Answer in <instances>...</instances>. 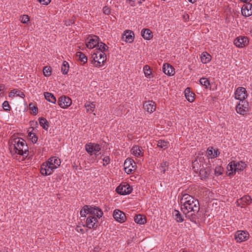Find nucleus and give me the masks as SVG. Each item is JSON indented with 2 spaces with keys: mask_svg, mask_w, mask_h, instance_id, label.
<instances>
[{
  "mask_svg": "<svg viewBox=\"0 0 252 252\" xmlns=\"http://www.w3.org/2000/svg\"><path fill=\"white\" fill-rule=\"evenodd\" d=\"M89 214L92 215L93 217L95 216L99 219L103 216V212L101 209L98 207L90 206L89 209Z\"/></svg>",
  "mask_w": 252,
  "mask_h": 252,
  "instance_id": "obj_11",
  "label": "nucleus"
},
{
  "mask_svg": "<svg viewBox=\"0 0 252 252\" xmlns=\"http://www.w3.org/2000/svg\"><path fill=\"white\" fill-rule=\"evenodd\" d=\"M77 59L83 63V64L86 63L88 61L87 56L81 52H78L76 54Z\"/></svg>",
  "mask_w": 252,
  "mask_h": 252,
  "instance_id": "obj_27",
  "label": "nucleus"
},
{
  "mask_svg": "<svg viewBox=\"0 0 252 252\" xmlns=\"http://www.w3.org/2000/svg\"><path fill=\"white\" fill-rule=\"evenodd\" d=\"M5 88L4 84H0V92L3 91Z\"/></svg>",
  "mask_w": 252,
  "mask_h": 252,
  "instance_id": "obj_62",
  "label": "nucleus"
},
{
  "mask_svg": "<svg viewBox=\"0 0 252 252\" xmlns=\"http://www.w3.org/2000/svg\"><path fill=\"white\" fill-rule=\"evenodd\" d=\"M52 68L51 66H46L43 68V72L44 76H50L51 74Z\"/></svg>",
  "mask_w": 252,
  "mask_h": 252,
  "instance_id": "obj_42",
  "label": "nucleus"
},
{
  "mask_svg": "<svg viewBox=\"0 0 252 252\" xmlns=\"http://www.w3.org/2000/svg\"><path fill=\"white\" fill-rule=\"evenodd\" d=\"M126 173L127 174H131L133 173V172L136 169V168H129V167H124Z\"/></svg>",
  "mask_w": 252,
  "mask_h": 252,
  "instance_id": "obj_56",
  "label": "nucleus"
},
{
  "mask_svg": "<svg viewBox=\"0 0 252 252\" xmlns=\"http://www.w3.org/2000/svg\"><path fill=\"white\" fill-rule=\"evenodd\" d=\"M219 154L220 153L218 152V150H214V157H217Z\"/></svg>",
  "mask_w": 252,
  "mask_h": 252,
  "instance_id": "obj_61",
  "label": "nucleus"
},
{
  "mask_svg": "<svg viewBox=\"0 0 252 252\" xmlns=\"http://www.w3.org/2000/svg\"><path fill=\"white\" fill-rule=\"evenodd\" d=\"M249 103L244 100L240 102L236 106V110L237 112L242 115H245L249 112Z\"/></svg>",
  "mask_w": 252,
  "mask_h": 252,
  "instance_id": "obj_4",
  "label": "nucleus"
},
{
  "mask_svg": "<svg viewBox=\"0 0 252 252\" xmlns=\"http://www.w3.org/2000/svg\"><path fill=\"white\" fill-rule=\"evenodd\" d=\"M88 39L89 41L86 43V45L88 48L93 49L99 44L98 41L99 37L97 36H91L88 37Z\"/></svg>",
  "mask_w": 252,
  "mask_h": 252,
  "instance_id": "obj_13",
  "label": "nucleus"
},
{
  "mask_svg": "<svg viewBox=\"0 0 252 252\" xmlns=\"http://www.w3.org/2000/svg\"><path fill=\"white\" fill-rule=\"evenodd\" d=\"M186 215V217L190 220V221L192 222H195L196 219V213L191 212V211H187L184 213Z\"/></svg>",
  "mask_w": 252,
  "mask_h": 252,
  "instance_id": "obj_30",
  "label": "nucleus"
},
{
  "mask_svg": "<svg viewBox=\"0 0 252 252\" xmlns=\"http://www.w3.org/2000/svg\"><path fill=\"white\" fill-rule=\"evenodd\" d=\"M2 107L5 111H9L10 109V106L9 104V102L7 101H4L2 104Z\"/></svg>",
  "mask_w": 252,
  "mask_h": 252,
  "instance_id": "obj_52",
  "label": "nucleus"
},
{
  "mask_svg": "<svg viewBox=\"0 0 252 252\" xmlns=\"http://www.w3.org/2000/svg\"><path fill=\"white\" fill-rule=\"evenodd\" d=\"M39 123L42 128L45 130H47L49 126V124L48 121L43 117L39 118Z\"/></svg>",
  "mask_w": 252,
  "mask_h": 252,
  "instance_id": "obj_28",
  "label": "nucleus"
},
{
  "mask_svg": "<svg viewBox=\"0 0 252 252\" xmlns=\"http://www.w3.org/2000/svg\"><path fill=\"white\" fill-rule=\"evenodd\" d=\"M249 234L248 232L243 230L237 231L235 234V239L237 242L241 243L246 241L249 238Z\"/></svg>",
  "mask_w": 252,
  "mask_h": 252,
  "instance_id": "obj_8",
  "label": "nucleus"
},
{
  "mask_svg": "<svg viewBox=\"0 0 252 252\" xmlns=\"http://www.w3.org/2000/svg\"><path fill=\"white\" fill-rule=\"evenodd\" d=\"M94 145V154L95 156V157H97L100 153H98L100 150L101 148L99 144L93 143Z\"/></svg>",
  "mask_w": 252,
  "mask_h": 252,
  "instance_id": "obj_43",
  "label": "nucleus"
},
{
  "mask_svg": "<svg viewBox=\"0 0 252 252\" xmlns=\"http://www.w3.org/2000/svg\"><path fill=\"white\" fill-rule=\"evenodd\" d=\"M144 109L149 113L153 112L156 109L155 103L153 101H146L143 104Z\"/></svg>",
  "mask_w": 252,
  "mask_h": 252,
  "instance_id": "obj_18",
  "label": "nucleus"
},
{
  "mask_svg": "<svg viewBox=\"0 0 252 252\" xmlns=\"http://www.w3.org/2000/svg\"><path fill=\"white\" fill-rule=\"evenodd\" d=\"M16 94L17 96H20L22 98H24L25 96V95L24 93L20 91L17 90H12L10 93H9V96H10L12 95H15Z\"/></svg>",
  "mask_w": 252,
  "mask_h": 252,
  "instance_id": "obj_35",
  "label": "nucleus"
},
{
  "mask_svg": "<svg viewBox=\"0 0 252 252\" xmlns=\"http://www.w3.org/2000/svg\"><path fill=\"white\" fill-rule=\"evenodd\" d=\"M235 172L236 171H242L246 167V164L241 161V162H234Z\"/></svg>",
  "mask_w": 252,
  "mask_h": 252,
  "instance_id": "obj_31",
  "label": "nucleus"
},
{
  "mask_svg": "<svg viewBox=\"0 0 252 252\" xmlns=\"http://www.w3.org/2000/svg\"><path fill=\"white\" fill-rule=\"evenodd\" d=\"M163 72L167 75L172 76L175 73V69L169 64H164L162 66Z\"/></svg>",
  "mask_w": 252,
  "mask_h": 252,
  "instance_id": "obj_19",
  "label": "nucleus"
},
{
  "mask_svg": "<svg viewBox=\"0 0 252 252\" xmlns=\"http://www.w3.org/2000/svg\"><path fill=\"white\" fill-rule=\"evenodd\" d=\"M214 149L212 147H209L207 149V153L210 156L214 157Z\"/></svg>",
  "mask_w": 252,
  "mask_h": 252,
  "instance_id": "obj_55",
  "label": "nucleus"
},
{
  "mask_svg": "<svg viewBox=\"0 0 252 252\" xmlns=\"http://www.w3.org/2000/svg\"><path fill=\"white\" fill-rule=\"evenodd\" d=\"M212 171V169L210 167L201 168L199 171L201 179L209 178Z\"/></svg>",
  "mask_w": 252,
  "mask_h": 252,
  "instance_id": "obj_17",
  "label": "nucleus"
},
{
  "mask_svg": "<svg viewBox=\"0 0 252 252\" xmlns=\"http://www.w3.org/2000/svg\"><path fill=\"white\" fill-rule=\"evenodd\" d=\"M122 38L126 42L131 43L133 41L134 33L132 31H127L122 36Z\"/></svg>",
  "mask_w": 252,
  "mask_h": 252,
  "instance_id": "obj_21",
  "label": "nucleus"
},
{
  "mask_svg": "<svg viewBox=\"0 0 252 252\" xmlns=\"http://www.w3.org/2000/svg\"><path fill=\"white\" fill-rule=\"evenodd\" d=\"M76 229L78 232H80L82 233H84V229L83 228H81L80 226H77Z\"/></svg>",
  "mask_w": 252,
  "mask_h": 252,
  "instance_id": "obj_60",
  "label": "nucleus"
},
{
  "mask_svg": "<svg viewBox=\"0 0 252 252\" xmlns=\"http://www.w3.org/2000/svg\"><path fill=\"white\" fill-rule=\"evenodd\" d=\"M85 107L86 108L87 111H89L90 110L92 112H94L95 109V104L94 102H87L85 104Z\"/></svg>",
  "mask_w": 252,
  "mask_h": 252,
  "instance_id": "obj_37",
  "label": "nucleus"
},
{
  "mask_svg": "<svg viewBox=\"0 0 252 252\" xmlns=\"http://www.w3.org/2000/svg\"><path fill=\"white\" fill-rule=\"evenodd\" d=\"M175 219L178 222H182L184 221V217L181 215L180 212L175 210L173 213Z\"/></svg>",
  "mask_w": 252,
  "mask_h": 252,
  "instance_id": "obj_33",
  "label": "nucleus"
},
{
  "mask_svg": "<svg viewBox=\"0 0 252 252\" xmlns=\"http://www.w3.org/2000/svg\"><path fill=\"white\" fill-rule=\"evenodd\" d=\"M45 98L49 102L55 104L57 100L53 94L51 93L46 92L44 93Z\"/></svg>",
  "mask_w": 252,
  "mask_h": 252,
  "instance_id": "obj_24",
  "label": "nucleus"
},
{
  "mask_svg": "<svg viewBox=\"0 0 252 252\" xmlns=\"http://www.w3.org/2000/svg\"><path fill=\"white\" fill-rule=\"evenodd\" d=\"M103 11L104 14L109 15L111 12V9L107 6H105L103 8Z\"/></svg>",
  "mask_w": 252,
  "mask_h": 252,
  "instance_id": "obj_57",
  "label": "nucleus"
},
{
  "mask_svg": "<svg viewBox=\"0 0 252 252\" xmlns=\"http://www.w3.org/2000/svg\"><path fill=\"white\" fill-rule=\"evenodd\" d=\"M51 159H53V161H52V164L57 165V167L60 165L61 161H60V159L52 158L49 159V160H50L49 161H51Z\"/></svg>",
  "mask_w": 252,
  "mask_h": 252,
  "instance_id": "obj_53",
  "label": "nucleus"
},
{
  "mask_svg": "<svg viewBox=\"0 0 252 252\" xmlns=\"http://www.w3.org/2000/svg\"><path fill=\"white\" fill-rule=\"evenodd\" d=\"M247 96L246 89L244 87H238L235 92V98L240 101L245 100Z\"/></svg>",
  "mask_w": 252,
  "mask_h": 252,
  "instance_id": "obj_7",
  "label": "nucleus"
},
{
  "mask_svg": "<svg viewBox=\"0 0 252 252\" xmlns=\"http://www.w3.org/2000/svg\"><path fill=\"white\" fill-rule=\"evenodd\" d=\"M34 134V133H32V131H29L28 132V136L31 138L32 136V135H33Z\"/></svg>",
  "mask_w": 252,
  "mask_h": 252,
  "instance_id": "obj_63",
  "label": "nucleus"
},
{
  "mask_svg": "<svg viewBox=\"0 0 252 252\" xmlns=\"http://www.w3.org/2000/svg\"><path fill=\"white\" fill-rule=\"evenodd\" d=\"M168 166L169 162L166 161H163L162 162H161L160 165L161 172L163 174L165 173L167 169L166 167L168 168Z\"/></svg>",
  "mask_w": 252,
  "mask_h": 252,
  "instance_id": "obj_44",
  "label": "nucleus"
},
{
  "mask_svg": "<svg viewBox=\"0 0 252 252\" xmlns=\"http://www.w3.org/2000/svg\"><path fill=\"white\" fill-rule=\"evenodd\" d=\"M252 203V199L249 195H244L237 201V206H248Z\"/></svg>",
  "mask_w": 252,
  "mask_h": 252,
  "instance_id": "obj_12",
  "label": "nucleus"
},
{
  "mask_svg": "<svg viewBox=\"0 0 252 252\" xmlns=\"http://www.w3.org/2000/svg\"><path fill=\"white\" fill-rule=\"evenodd\" d=\"M134 221L140 224H144L146 222V217L141 214H138L134 217Z\"/></svg>",
  "mask_w": 252,
  "mask_h": 252,
  "instance_id": "obj_25",
  "label": "nucleus"
},
{
  "mask_svg": "<svg viewBox=\"0 0 252 252\" xmlns=\"http://www.w3.org/2000/svg\"><path fill=\"white\" fill-rule=\"evenodd\" d=\"M132 190V188L128 184L119 185L116 189V192L121 195L130 194Z\"/></svg>",
  "mask_w": 252,
  "mask_h": 252,
  "instance_id": "obj_5",
  "label": "nucleus"
},
{
  "mask_svg": "<svg viewBox=\"0 0 252 252\" xmlns=\"http://www.w3.org/2000/svg\"><path fill=\"white\" fill-rule=\"evenodd\" d=\"M69 64L66 61H63L61 68V70L63 74H67L68 71Z\"/></svg>",
  "mask_w": 252,
  "mask_h": 252,
  "instance_id": "obj_36",
  "label": "nucleus"
},
{
  "mask_svg": "<svg viewBox=\"0 0 252 252\" xmlns=\"http://www.w3.org/2000/svg\"><path fill=\"white\" fill-rule=\"evenodd\" d=\"M93 60L92 63H94L95 67H100L101 63H104L106 61V55L105 53L102 51H96L92 56Z\"/></svg>",
  "mask_w": 252,
  "mask_h": 252,
  "instance_id": "obj_2",
  "label": "nucleus"
},
{
  "mask_svg": "<svg viewBox=\"0 0 252 252\" xmlns=\"http://www.w3.org/2000/svg\"><path fill=\"white\" fill-rule=\"evenodd\" d=\"M97 222V218L95 217H89L86 220V226L90 229H96L98 226L96 223Z\"/></svg>",
  "mask_w": 252,
  "mask_h": 252,
  "instance_id": "obj_10",
  "label": "nucleus"
},
{
  "mask_svg": "<svg viewBox=\"0 0 252 252\" xmlns=\"http://www.w3.org/2000/svg\"><path fill=\"white\" fill-rule=\"evenodd\" d=\"M124 167L136 168L135 163L133 159L127 158L124 162Z\"/></svg>",
  "mask_w": 252,
  "mask_h": 252,
  "instance_id": "obj_29",
  "label": "nucleus"
},
{
  "mask_svg": "<svg viewBox=\"0 0 252 252\" xmlns=\"http://www.w3.org/2000/svg\"><path fill=\"white\" fill-rule=\"evenodd\" d=\"M242 14L245 17H249L252 15V4L250 2L244 4L241 9Z\"/></svg>",
  "mask_w": 252,
  "mask_h": 252,
  "instance_id": "obj_15",
  "label": "nucleus"
},
{
  "mask_svg": "<svg viewBox=\"0 0 252 252\" xmlns=\"http://www.w3.org/2000/svg\"><path fill=\"white\" fill-rule=\"evenodd\" d=\"M201 164H199L197 159L192 162V168L195 172L200 171Z\"/></svg>",
  "mask_w": 252,
  "mask_h": 252,
  "instance_id": "obj_39",
  "label": "nucleus"
},
{
  "mask_svg": "<svg viewBox=\"0 0 252 252\" xmlns=\"http://www.w3.org/2000/svg\"><path fill=\"white\" fill-rule=\"evenodd\" d=\"M158 146L161 148L166 149L167 147V142L164 140H160L158 141Z\"/></svg>",
  "mask_w": 252,
  "mask_h": 252,
  "instance_id": "obj_48",
  "label": "nucleus"
},
{
  "mask_svg": "<svg viewBox=\"0 0 252 252\" xmlns=\"http://www.w3.org/2000/svg\"><path fill=\"white\" fill-rule=\"evenodd\" d=\"M90 209V205H85L80 211V215L81 217H86V214H89V209Z\"/></svg>",
  "mask_w": 252,
  "mask_h": 252,
  "instance_id": "obj_45",
  "label": "nucleus"
},
{
  "mask_svg": "<svg viewBox=\"0 0 252 252\" xmlns=\"http://www.w3.org/2000/svg\"><path fill=\"white\" fill-rule=\"evenodd\" d=\"M20 21L22 23L26 24L30 20V18L27 15H23L20 16Z\"/></svg>",
  "mask_w": 252,
  "mask_h": 252,
  "instance_id": "obj_51",
  "label": "nucleus"
},
{
  "mask_svg": "<svg viewBox=\"0 0 252 252\" xmlns=\"http://www.w3.org/2000/svg\"><path fill=\"white\" fill-rule=\"evenodd\" d=\"M142 150L141 147L135 145L132 148L131 152L135 157H139L140 156H143V152H142Z\"/></svg>",
  "mask_w": 252,
  "mask_h": 252,
  "instance_id": "obj_20",
  "label": "nucleus"
},
{
  "mask_svg": "<svg viewBox=\"0 0 252 252\" xmlns=\"http://www.w3.org/2000/svg\"><path fill=\"white\" fill-rule=\"evenodd\" d=\"M30 139H31L33 143H35L37 141L38 137L34 133Z\"/></svg>",
  "mask_w": 252,
  "mask_h": 252,
  "instance_id": "obj_59",
  "label": "nucleus"
},
{
  "mask_svg": "<svg viewBox=\"0 0 252 252\" xmlns=\"http://www.w3.org/2000/svg\"><path fill=\"white\" fill-rule=\"evenodd\" d=\"M200 83L205 86V88H208L209 86H210V83L209 80L206 78H201L199 80Z\"/></svg>",
  "mask_w": 252,
  "mask_h": 252,
  "instance_id": "obj_41",
  "label": "nucleus"
},
{
  "mask_svg": "<svg viewBox=\"0 0 252 252\" xmlns=\"http://www.w3.org/2000/svg\"><path fill=\"white\" fill-rule=\"evenodd\" d=\"M9 150L11 152H14L24 157H27L29 155L28 145L22 138L17 137L13 139L10 143Z\"/></svg>",
  "mask_w": 252,
  "mask_h": 252,
  "instance_id": "obj_1",
  "label": "nucleus"
},
{
  "mask_svg": "<svg viewBox=\"0 0 252 252\" xmlns=\"http://www.w3.org/2000/svg\"><path fill=\"white\" fill-rule=\"evenodd\" d=\"M185 95L186 98L189 102H193L194 100V94L190 91V89L187 88L185 91Z\"/></svg>",
  "mask_w": 252,
  "mask_h": 252,
  "instance_id": "obj_22",
  "label": "nucleus"
},
{
  "mask_svg": "<svg viewBox=\"0 0 252 252\" xmlns=\"http://www.w3.org/2000/svg\"><path fill=\"white\" fill-rule=\"evenodd\" d=\"M187 206L186 207H185V206H181V210L183 213H185V212H187L188 211L198 213L200 209L199 201L196 199L193 200V203L190 202V204L187 205Z\"/></svg>",
  "mask_w": 252,
  "mask_h": 252,
  "instance_id": "obj_3",
  "label": "nucleus"
},
{
  "mask_svg": "<svg viewBox=\"0 0 252 252\" xmlns=\"http://www.w3.org/2000/svg\"><path fill=\"white\" fill-rule=\"evenodd\" d=\"M211 57L207 52H203L201 56V61L203 63H206L211 61Z\"/></svg>",
  "mask_w": 252,
  "mask_h": 252,
  "instance_id": "obj_32",
  "label": "nucleus"
},
{
  "mask_svg": "<svg viewBox=\"0 0 252 252\" xmlns=\"http://www.w3.org/2000/svg\"><path fill=\"white\" fill-rule=\"evenodd\" d=\"M113 216L115 220L120 223L125 222L126 219L125 214L122 211L118 209L114 210Z\"/></svg>",
  "mask_w": 252,
  "mask_h": 252,
  "instance_id": "obj_9",
  "label": "nucleus"
},
{
  "mask_svg": "<svg viewBox=\"0 0 252 252\" xmlns=\"http://www.w3.org/2000/svg\"><path fill=\"white\" fill-rule=\"evenodd\" d=\"M234 43L238 47H242L248 44L249 40L247 37L239 36L235 39Z\"/></svg>",
  "mask_w": 252,
  "mask_h": 252,
  "instance_id": "obj_16",
  "label": "nucleus"
},
{
  "mask_svg": "<svg viewBox=\"0 0 252 252\" xmlns=\"http://www.w3.org/2000/svg\"><path fill=\"white\" fill-rule=\"evenodd\" d=\"M40 3L44 5H48L50 2L51 0H37Z\"/></svg>",
  "mask_w": 252,
  "mask_h": 252,
  "instance_id": "obj_58",
  "label": "nucleus"
},
{
  "mask_svg": "<svg viewBox=\"0 0 252 252\" xmlns=\"http://www.w3.org/2000/svg\"><path fill=\"white\" fill-rule=\"evenodd\" d=\"M52 161L53 159H51V161L46 162V163H47V168L48 175L51 174L53 173V170L57 168V165L52 163Z\"/></svg>",
  "mask_w": 252,
  "mask_h": 252,
  "instance_id": "obj_26",
  "label": "nucleus"
},
{
  "mask_svg": "<svg viewBox=\"0 0 252 252\" xmlns=\"http://www.w3.org/2000/svg\"><path fill=\"white\" fill-rule=\"evenodd\" d=\"M127 0V1H131V2H132V3H131V4H130V5H131V6H134V0Z\"/></svg>",
  "mask_w": 252,
  "mask_h": 252,
  "instance_id": "obj_64",
  "label": "nucleus"
},
{
  "mask_svg": "<svg viewBox=\"0 0 252 252\" xmlns=\"http://www.w3.org/2000/svg\"><path fill=\"white\" fill-rule=\"evenodd\" d=\"M234 162H235V161L231 162L228 165V166L230 168L229 170L231 171V172L228 173L229 176H231L235 173V168L234 167Z\"/></svg>",
  "mask_w": 252,
  "mask_h": 252,
  "instance_id": "obj_47",
  "label": "nucleus"
},
{
  "mask_svg": "<svg viewBox=\"0 0 252 252\" xmlns=\"http://www.w3.org/2000/svg\"><path fill=\"white\" fill-rule=\"evenodd\" d=\"M29 106L30 109L32 111L33 114L36 115L38 113V108L37 106H34L32 103H30Z\"/></svg>",
  "mask_w": 252,
  "mask_h": 252,
  "instance_id": "obj_50",
  "label": "nucleus"
},
{
  "mask_svg": "<svg viewBox=\"0 0 252 252\" xmlns=\"http://www.w3.org/2000/svg\"><path fill=\"white\" fill-rule=\"evenodd\" d=\"M85 149L87 152L91 155L94 154V145L92 143L87 144L85 146Z\"/></svg>",
  "mask_w": 252,
  "mask_h": 252,
  "instance_id": "obj_38",
  "label": "nucleus"
},
{
  "mask_svg": "<svg viewBox=\"0 0 252 252\" xmlns=\"http://www.w3.org/2000/svg\"><path fill=\"white\" fill-rule=\"evenodd\" d=\"M143 71L145 76L148 78H151L153 77V75L152 74V71L150 66L148 65H145L143 68Z\"/></svg>",
  "mask_w": 252,
  "mask_h": 252,
  "instance_id": "obj_34",
  "label": "nucleus"
},
{
  "mask_svg": "<svg viewBox=\"0 0 252 252\" xmlns=\"http://www.w3.org/2000/svg\"><path fill=\"white\" fill-rule=\"evenodd\" d=\"M103 161L104 162V163H103L104 166H106L107 165H108L110 163V158L109 157L106 156V157H104V158H103Z\"/></svg>",
  "mask_w": 252,
  "mask_h": 252,
  "instance_id": "obj_54",
  "label": "nucleus"
},
{
  "mask_svg": "<svg viewBox=\"0 0 252 252\" xmlns=\"http://www.w3.org/2000/svg\"><path fill=\"white\" fill-rule=\"evenodd\" d=\"M195 199L192 196L188 194H184L183 195L182 197L180 200L181 206H185V207H187V205L190 204V202L193 203V200Z\"/></svg>",
  "mask_w": 252,
  "mask_h": 252,
  "instance_id": "obj_14",
  "label": "nucleus"
},
{
  "mask_svg": "<svg viewBox=\"0 0 252 252\" xmlns=\"http://www.w3.org/2000/svg\"><path fill=\"white\" fill-rule=\"evenodd\" d=\"M58 105L62 108H66L72 104V100L69 97L62 95L58 100Z\"/></svg>",
  "mask_w": 252,
  "mask_h": 252,
  "instance_id": "obj_6",
  "label": "nucleus"
},
{
  "mask_svg": "<svg viewBox=\"0 0 252 252\" xmlns=\"http://www.w3.org/2000/svg\"><path fill=\"white\" fill-rule=\"evenodd\" d=\"M223 171V168L221 166H217L215 169V175L217 176H219L222 174Z\"/></svg>",
  "mask_w": 252,
  "mask_h": 252,
  "instance_id": "obj_49",
  "label": "nucleus"
},
{
  "mask_svg": "<svg viewBox=\"0 0 252 252\" xmlns=\"http://www.w3.org/2000/svg\"><path fill=\"white\" fill-rule=\"evenodd\" d=\"M47 163L46 162H44L42 163V164L40 168V172L42 175L44 176H47L48 175V172H47Z\"/></svg>",
  "mask_w": 252,
  "mask_h": 252,
  "instance_id": "obj_40",
  "label": "nucleus"
},
{
  "mask_svg": "<svg viewBox=\"0 0 252 252\" xmlns=\"http://www.w3.org/2000/svg\"><path fill=\"white\" fill-rule=\"evenodd\" d=\"M142 37L146 40H150L153 37L152 31L148 29H144L141 31Z\"/></svg>",
  "mask_w": 252,
  "mask_h": 252,
  "instance_id": "obj_23",
  "label": "nucleus"
},
{
  "mask_svg": "<svg viewBox=\"0 0 252 252\" xmlns=\"http://www.w3.org/2000/svg\"><path fill=\"white\" fill-rule=\"evenodd\" d=\"M100 45H99V44L97 45V47H98V51H102V52H103L104 53L107 51L108 50V47H107V46L103 42H100Z\"/></svg>",
  "mask_w": 252,
  "mask_h": 252,
  "instance_id": "obj_46",
  "label": "nucleus"
}]
</instances>
